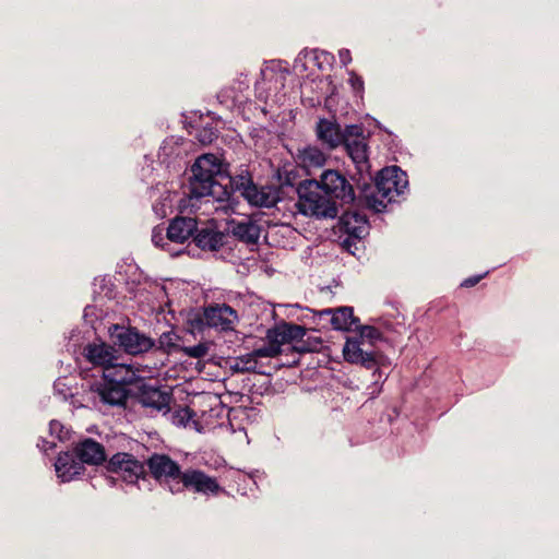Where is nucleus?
Segmentation results:
<instances>
[{
	"instance_id": "obj_12",
	"label": "nucleus",
	"mask_w": 559,
	"mask_h": 559,
	"mask_svg": "<svg viewBox=\"0 0 559 559\" xmlns=\"http://www.w3.org/2000/svg\"><path fill=\"white\" fill-rule=\"evenodd\" d=\"M143 370L128 364L115 361L104 371V380L120 384L123 388L129 384H135L144 378Z\"/></svg>"
},
{
	"instance_id": "obj_9",
	"label": "nucleus",
	"mask_w": 559,
	"mask_h": 559,
	"mask_svg": "<svg viewBox=\"0 0 559 559\" xmlns=\"http://www.w3.org/2000/svg\"><path fill=\"white\" fill-rule=\"evenodd\" d=\"M180 486L181 490L186 488L204 496H216L223 491L216 478L194 468H188L182 473Z\"/></svg>"
},
{
	"instance_id": "obj_20",
	"label": "nucleus",
	"mask_w": 559,
	"mask_h": 559,
	"mask_svg": "<svg viewBox=\"0 0 559 559\" xmlns=\"http://www.w3.org/2000/svg\"><path fill=\"white\" fill-rule=\"evenodd\" d=\"M73 454L80 462H82V465L85 463L97 465L105 461V452L103 445L92 439H85L79 443L75 447Z\"/></svg>"
},
{
	"instance_id": "obj_13",
	"label": "nucleus",
	"mask_w": 559,
	"mask_h": 559,
	"mask_svg": "<svg viewBox=\"0 0 559 559\" xmlns=\"http://www.w3.org/2000/svg\"><path fill=\"white\" fill-rule=\"evenodd\" d=\"M117 350L106 343H91L84 348L85 358L94 366L102 367L104 371L118 360Z\"/></svg>"
},
{
	"instance_id": "obj_40",
	"label": "nucleus",
	"mask_w": 559,
	"mask_h": 559,
	"mask_svg": "<svg viewBox=\"0 0 559 559\" xmlns=\"http://www.w3.org/2000/svg\"><path fill=\"white\" fill-rule=\"evenodd\" d=\"M47 444H49V442L44 441L43 444H38V447H40V449L46 452L48 450Z\"/></svg>"
},
{
	"instance_id": "obj_23",
	"label": "nucleus",
	"mask_w": 559,
	"mask_h": 559,
	"mask_svg": "<svg viewBox=\"0 0 559 559\" xmlns=\"http://www.w3.org/2000/svg\"><path fill=\"white\" fill-rule=\"evenodd\" d=\"M97 394L100 402L111 406L122 405L127 399V390L122 385L106 380L97 389Z\"/></svg>"
},
{
	"instance_id": "obj_8",
	"label": "nucleus",
	"mask_w": 559,
	"mask_h": 559,
	"mask_svg": "<svg viewBox=\"0 0 559 559\" xmlns=\"http://www.w3.org/2000/svg\"><path fill=\"white\" fill-rule=\"evenodd\" d=\"M238 320L237 311L226 304L210 305L203 310L204 323L221 332L233 331Z\"/></svg>"
},
{
	"instance_id": "obj_3",
	"label": "nucleus",
	"mask_w": 559,
	"mask_h": 559,
	"mask_svg": "<svg viewBox=\"0 0 559 559\" xmlns=\"http://www.w3.org/2000/svg\"><path fill=\"white\" fill-rule=\"evenodd\" d=\"M230 183V202L236 193L243 197L251 205L259 207H272L280 200L278 190L273 187L258 188L247 176H238L235 178H225Z\"/></svg>"
},
{
	"instance_id": "obj_35",
	"label": "nucleus",
	"mask_w": 559,
	"mask_h": 559,
	"mask_svg": "<svg viewBox=\"0 0 559 559\" xmlns=\"http://www.w3.org/2000/svg\"><path fill=\"white\" fill-rule=\"evenodd\" d=\"M277 234H294L293 228L288 225L274 226L267 231V237L273 238Z\"/></svg>"
},
{
	"instance_id": "obj_19",
	"label": "nucleus",
	"mask_w": 559,
	"mask_h": 559,
	"mask_svg": "<svg viewBox=\"0 0 559 559\" xmlns=\"http://www.w3.org/2000/svg\"><path fill=\"white\" fill-rule=\"evenodd\" d=\"M325 162L326 154L314 145H307L298 148L296 154V163L306 169L308 174H310L311 170L323 167Z\"/></svg>"
},
{
	"instance_id": "obj_18",
	"label": "nucleus",
	"mask_w": 559,
	"mask_h": 559,
	"mask_svg": "<svg viewBox=\"0 0 559 559\" xmlns=\"http://www.w3.org/2000/svg\"><path fill=\"white\" fill-rule=\"evenodd\" d=\"M55 469L61 481L67 483L80 476L84 472V465L73 453L64 452L59 454Z\"/></svg>"
},
{
	"instance_id": "obj_15",
	"label": "nucleus",
	"mask_w": 559,
	"mask_h": 559,
	"mask_svg": "<svg viewBox=\"0 0 559 559\" xmlns=\"http://www.w3.org/2000/svg\"><path fill=\"white\" fill-rule=\"evenodd\" d=\"M364 343L357 337L348 338L343 347L344 359L350 364H358L366 368L377 365L374 354L362 349Z\"/></svg>"
},
{
	"instance_id": "obj_11",
	"label": "nucleus",
	"mask_w": 559,
	"mask_h": 559,
	"mask_svg": "<svg viewBox=\"0 0 559 559\" xmlns=\"http://www.w3.org/2000/svg\"><path fill=\"white\" fill-rule=\"evenodd\" d=\"M321 189L331 199H340L345 203L354 201V190L350 183L338 171L325 170L318 181Z\"/></svg>"
},
{
	"instance_id": "obj_7",
	"label": "nucleus",
	"mask_w": 559,
	"mask_h": 559,
	"mask_svg": "<svg viewBox=\"0 0 559 559\" xmlns=\"http://www.w3.org/2000/svg\"><path fill=\"white\" fill-rule=\"evenodd\" d=\"M109 332L115 344L132 355L146 352L153 346L151 338L131 328L114 325Z\"/></svg>"
},
{
	"instance_id": "obj_30",
	"label": "nucleus",
	"mask_w": 559,
	"mask_h": 559,
	"mask_svg": "<svg viewBox=\"0 0 559 559\" xmlns=\"http://www.w3.org/2000/svg\"><path fill=\"white\" fill-rule=\"evenodd\" d=\"M253 352L254 357L257 358V361L261 358H273L281 354L282 349L277 346V344L273 342H269L267 344L255 348Z\"/></svg>"
},
{
	"instance_id": "obj_27",
	"label": "nucleus",
	"mask_w": 559,
	"mask_h": 559,
	"mask_svg": "<svg viewBox=\"0 0 559 559\" xmlns=\"http://www.w3.org/2000/svg\"><path fill=\"white\" fill-rule=\"evenodd\" d=\"M194 241L201 249L217 250L223 245V235L218 231L203 228L197 229Z\"/></svg>"
},
{
	"instance_id": "obj_31",
	"label": "nucleus",
	"mask_w": 559,
	"mask_h": 559,
	"mask_svg": "<svg viewBox=\"0 0 559 559\" xmlns=\"http://www.w3.org/2000/svg\"><path fill=\"white\" fill-rule=\"evenodd\" d=\"M381 333L378 329L370 325H362L359 328V336L357 337L362 343L367 340L370 344H373L376 341L380 340Z\"/></svg>"
},
{
	"instance_id": "obj_24",
	"label": "nucleus",
	"mask_w": 559,
	"mask_h": 559,
	"mask_svg": "<svg viewBox=\"0 0 559 559\" xmlns=\"http://www.w3.org/2000/svg\"><path fill=\"white\" fill-rule=\"evenodd\" d=\"M320 314L331 316V323L335 330L349 331L356 323V318L350 307H341L335 310L324 309L320 311Z\"/></svg>"
},
{
	"instance_id": "obj_32",
	"label": "nucleus",
	"mask_w": 559,
	"mask_h": 559,
	"mask_svg": "<svg viewBox=\"0 0 559 559\" xmlns=\"http://www.w3.org/2000/svg\"><path fill=\"white\" fill-rule=\"evenodd\" d=\"M207 352L209 346L205 343L182 347V353L191 358H203L206 356Z\"/></svg>"
},
{
	"instance_id": "obj_22",
	"label": "nucleus",
	"mask_w": 559,
	"mask_h": 559,
	"mask_svg": "<svg viewBox=\"0 0 559 559\" xmlns=\"http://www.w3.org/2000/svg\"><path fill=\"white\" fill-rule=\"evenodd\" d=\"M344 230L348 236L361 239L368 234V221L365 215L357 212H346L342 216Z\"/></svg>"
},
{
	"instance_id": "obj_14",
	"label": "nucleus",
	"mask_w": 559,
	"mask_h": 559,
	"mask_svg": "<svg viewBox=\"0 0 559 559\" xmlns=\"http://www.w3.org/2000/svg\"><path fill=\"white\" fill-rule=\"evenodd\" d=\"M317 138L330 150L343 144L347 136V128L342 131L338 123L329 119H320L316 128Z\"/></svg>"
},
{
	"instance_id": "obj_38",
	"label": "nucleus",
	"mask_w": 559,
	"mask_h": 559,
	"mask_svg": "<svg viewBox=\"0 0 559 559\" xmlns=\"http://www.w3.org/2000/svg\"><path fill=\"white\" fill-rule=\"evenodd\" d=\"M203 133L204 134L199 135V140L202 143H211L214 140V138H216L215 133L212 130H204Z\"/></svg>"
},
{
	"instance_id": "obj_5",
	"label": "nucleus",
	"mask_w": 559,
	"mask_h": 559,
	"mask_svg": "<svg viewBox=\"0 0 559 559\" xmlns=\"http://www.w3.org/2000/svg\"><path fill=\"white\" fill-rule=\"evenodd\" d=\"M407 187L406 174L399 167H385L376 178L377 197L392 202Z\"/></svg>"
},
{
	"instance_id": "obj_39",
	"label": "nucleus",
	"mask_w": 559,
	"mask_h": 559,
	"mask_svg": "<svg viewBox=\"0 0 559 559\" xmlns=\"http://www.w3.org/2000/svg\"><path fill=\"white\" fill-rule=\"evenodd\" d=\"M485 275L486 274L468 277L463 281L462 286L472 287L476 285Z\"/></svg>"
},
{
	"instance_id": "obj_28",
	"label": "nucleus",
	"mask_w": 559,
	"mask_h": 559,
	"mask_svg": "<svg viewBox=\"0 0 559 559\" xmlns=\"http://www.w3.org/2000/svg\"><path fill=\"white\" fill-rule=\"evenodd\" d=\"M152 241L156 247L162 248L163 250L169 252L171 255H176L179 251L174 250L171 248V242L166 239V235H164V228L155 227L152 231Z\"/></svg>"
},
{
	"instance_id": "obj_6",
	"label": "nucleus",
	"mask_w": 559,
	"mask_h": 559,
	"mask_svg": "<svg viewBox=\"0 0 559 559\" xmlns=\"http://www.w3.org/2000/svg\"><path fill=\"white\" fill-rule=\"evenodd\" d=\"M343 144L352 160L355 163L358 173L360 175L369 174L368 147L359 126L353 124L347 127V136L343 141Z\"/></svg>"
},
{
	"instance_id": "obj_29",
	"label": "nucleus",
	"mask_w": 559,
	"mask_h": 559,
	"mask_svg": "<svg viewBox=\"0 0 559 559\" xmlns=\"http://www.w3.org/2000/svg\"><path fill=\"white\" fill-rule=\"evenodd\" d=\"M320 57H323L324 59H326L329 57V55L324 51H321L319 52L318 50H310V51H301L297 59L295 60V69H298L299 67L305 69L306 70V62L308 60L312 61V62H317L319 61Z\"/></svg>"
},
{
	"instance_id": "obj_37",
	"label": "nucleus",
	"mask_w": 559,
	"mask_h": 559,
	"mask_svg": "<svg viewBox=\"0 0 559 559\" xmlns=\"http://www.w3.org/2000/svg\"><path fill=\"white\" fill-rule=\"evenodd\" d=\"M340 61L343 66H347L352 62L350 51L348 49H341L338 51Z\"/></svg>"
},
{
	"instance_id": "obj_10",
	"label": "nucleus",
	"mask_w": 559,
	"mask_h": 559,
	"mask_svg": "<svg viewBox=\"0 0 559 559\" xmlns=\"http://www.w3.org/2000/svg\"><path fill=\"white\" fill-rule=\"evenodd\" d=\"M107 469L130 484L135 483L145 474L144 465L129 453L115 454L109 460Z\"/></svg>"
},
{
	"instance_id": "obj_36",
	"label": "nucleus",
	"mask_w": 559,
	"mask_h": 559,
	"mask_svg": "<svg viewBox=\"0 0 559 559\" xmlns=\"http://www.w3.org/2000/svg\"><path fill=\"white\" fill-rule=\"evenodd\" d=\"M218 99L221 103H226L228 99L235 100L237 98L236 93L233 88H224L222 90L218 95Z\"/></svg>"
},
{
	"instance_id": "obj_34",
	"label": "nucleus",
	"mask_w": 559,
	"mask_h": 559,
	"mask_svg": "<svg viewBox=\"0 0 559 559\" xmlns=\"http://www.w3.org/2000/svg\"><path fill=\"white\" fill-rule=\"evenodd\" d=\"M348 75H349L348 83L350 84L352 88L357 93H362L364 81H362L361 76H359L356 72H354L352 70L348 71Z\"/></svg>"
},
{
	"instance_id": "obj_26",
	"label": "nucleus",
	"mask_w": 559,
	"mask_h": 559,
	"mask_svg": "<svg viewBox=\"0 0 559 559\" xmlns=\"http://www.w3.org/2000/svg\"><path fill=\"white\" fill-rule=\"evenodd\" d=\"M229 369L234 372H259L263 371L260 369V364L253 355V352L233 358L228 361Z\"/></svg>"
},
{
	"instance_id": "obj_16",
	"label": "nucleus",
	"mask_w": 559,
	"mask_h": 559,
	"mask_svg": "<svg viewBox=\"0 0 559 559\" xmlns=\"http://www.w3.org/2000/svg\"><path fill=\"white\" fill-rule=\"evenodd\" d=\"M197 231V221L191 217H176L166 229V239L171 243L183 245Z\"/></svg>"
},
{
	"instance_id": "obj_2",
	"label": "nucleus",
	"mask_w": 559,
	"mask_h": 559,
	"mask_svg": "<svg viewBox=\"0 0 559 559\" xmlns=\"http://www.w3.org/2000/svg\"><path fill=\"white\" fill-rule=\"evenodd\" d=\"M298 211L307 216L330 217L337 215L334 200L323 192L317 180H307L298 187Z\"/></svg>"
},
{
	"instance_id": "obj_33",
	"label": "nucleus",
	"mask_w": 559,
	"mask_h": 559,
	"mask_svg": "<svg viewBox=\"0 0 559 559\" xmlns=\"http://www.w3.org/2000/svg\"><path fill=\"white\" fill-rule=\"evenodd\" d=\"M49 431L51 436H56V438L60 441L68 439L69 431L66 430L62 424L57 420L50 421Z\"/></svg>"
},
{
	"instance_id": "obj_21",
	"label": "nucleus",
	"mask_w": 559,
	"mask_h": 559,
	"mask_svg": "<svg viewBox=\"0 0 559 559\" xmlns=\"http://www.w3.org/2000/svg\"><path fill=\"white\" fill-rule=\"evenodd\" d=\"M140 403L152 411L167 413L169 408L170 396L168 393L155 388L144 389L140 396Z\"/></svg>"
},
{
	"instance_id": "obj_1",
	"label": "nucleus",
	"mask_w": 559,
	"mask_h": 559,
	"mask_svg": "<svg viewBox=\"0 0 559 559\" xmlns=\"http://www.w3.org/2000/svg\"><path fill=\"white\" fill-rule=\"evenodd\" d=\"M190 194L193 198H211L213 201H229L231 193L227 185L217 181L222 175V162L214 154L200 156L192 165Z\"/></svg>"
},
{
	"instance_id": "obj_25",
	"label": "nucleus",
	"mask_w": 559,
	"mask_h": 559,
	"mask_svg": "<svg viewBox=\"0 0 559 559\" xmlns=\"http://www.w3.org/2000/svg\"><path fill=\"white\" fill-rule=\"evenodd\" d=\"M231 231L237 238L248 243L255 242L260 236L259 226L247 218L233 222Z\"/></svg>"
},
{
	"instance_id": "obj_4",
	"label": "nucleus",
	"mask_w": 559,
	"mask_h": 559,
	"mask_svg": "<svg viewBox=\"0 0 559 559\" xmlns=\"http://www.w3.org/2000/svg\"><path fill=\"white\" fill-rule=\"evenodd\" d=\"M151 475L160 485L166 486L171 492H180V479L182 471L180 466L166 454H153L147 460Z\"/></svg>"
},
{
	"instance_id": "obj_17",
	"label": "nucleus",
	"mask_w": 559,
	"mask_h": 559,
	"mask_svg": "<svg viewBox=\"0 0 559 559\" xmlns=\"http://www.w3.org/2000/svg\"><path fill=\"white\" fill-rule=\"evenodd\" d=\"M305 335L306 329L304 326L290 323H282L267 331L266 340L277 344V346L281 348L284 344L302 340Z\"/></svg>"
}]
</instances>
